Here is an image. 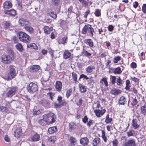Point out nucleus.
Listing matches in <instances>:
<instances>
[{
    "mask_svg": "<svg viewBox=\"0 0 146 146\" xmlns=\"http://www.w3.org/2000/svg\"><path fill=\"white\" fill-rule=\"evenodd\" d=\"M17 35L19 40L23 43H26L27 45L30 43V46H33V44L36 46L35 43H31V38L26 33L21 31H19L17 33Z\"/></svg>",
    "mask_w": 146,
    "mask_h": 146,
    "instance_id": "f257e3e1",
    "label": "nucleus"
},
{
    "mask_svg": "<svg viewBox=\"0 0 146 146\" xmlns=\"http://www.w3.org/2000/svg\"><path fill=\"white\" fill-rule=\"evenodd\" d=\"M44 119L47 122V125L51 124L55 122L56 116L53 113H49L44 115Z\"/></svg>",
    "mask_w": 146,
    "mask_h": 146,
    "instance_id": "f03ea898",
    "label": "nucleus"
},
{
    "mask_svg": "<svg viewBox=\"0 0 146 146\" xmlns=\"http://www.w3.org/2000/svg\"><path fill=\"white\" fill-rule=\"evenodd\" d=\"M87 32L91 35V36H93L94 30L92 25L89 24H86L84 26L82 29V33L85 34Z\"/></svg>",
    "mask_w": 146,
    "mask_h": 146,
    "instance_id": "7ed1b4c3",
    "label": "nucleus"
},
{
    "mask_svg": "<svg viewBox=\"0 0 146 146\" xmlns=\"http://www.w3.org/2000/svg\"><path fill=\"white\" fill-rule=\"evenodd\" d=\"M11 105L9 102H6L5 104V106H0V110L4 113H9L11 111Z\"/></svg>",
    "mask_w": 146,
    "mask_h": 146,
    "instance_id": "20e7f679",
    "label": "nucleus"
},
{
    "mask_svg": "<svg viewBox=\"0 0 146 146\" xmlns=\"http://www.w3.org/2000/svg\"><path fill=\"white\" fill-rule=\"evenodd\" d=\"M10 72L6 75L5 77V79L7 80H11L14 78L16 76L15 69L12 66L10 67Z\"/></svg>",
    "mask_w": 146,
    "mask_h": 146,
    "instance_id": "39448f33",
    "label": "nucleus"
},
{
    "mask_svg": "<svg viewBox=\"0 0 146 146\" xmlns=\"http://www.w3.org/2000/svg\"><path fill=\"white\" fill-rule=\"evenodd\" d=\"M28 91L33 94L38 90V86L37 84L33 82L31 83L27 87Z\"/></svg>",
    "mask_w": 146,
    "mask_h": 146,
    "instance_id": "423d86ee",
    "label": "nucleus"
},
{
    "mask_svg": "<svg viewBox=\"0 0 146 146\" xmlns=\"http://www.w3.org/2000/svg\"><path fill=\"white\" fill-rule=\"evenodd\" d=\"M17 87H11L9 88L8 92L6 94V96L8 97L11 98L17 93Z\"/></svg>",
    "mask_w": 146,
    "mask_h": 146,
    "instance_id": "0eeeda50",
    "label": "nucleus"
},
{
    "mask_svg": "<svg viewBox=\"0 0 146 146\" xmlns=\"http://www.w3.org/2000/svg\"><path fill=\"white\" fill-rule=\"evenodd\" d=\"M122 146H136L135 140L133 139H129L123 143Z\"/></svg>",
    "mask_w": 146,
    "mask_h": 146,
    "instance_id": "6e6552de",
    "label": "nucleus"
},
{
    "mask_svg": "<svg viewBox=\"0 0 146 146\" xmlns=\"http://www.w3.org/2000/svg\"><path fill=\"white\" fill-rule=\"evenodd\" d=\"M106 111L105 109V108L103 109L102 107L101 108V110L96 109L94 110V112L95 113L96 115L98 117H100L103 115Z\"/></svg>",
    "mask_w": 146,
    "mask_h": 146,
    "instance_id": "1a4fd4ad",
    "label": "nucleus"
},
{
    "mask_svg": "<svg viewBox=\"0 0 146 146\" xmlns=\"http://www.w3.org/2000/svg\"><path fill=\"white\" fill-rule=\"evenodd\" d=\"M19 23L21 26L25 28L26 27L30 25V23L27 20L23 18L20 19L19 21Z\"/></svg>",
    "mask_w": 146,
    "mask_h": 146,
    "instance_id": "9d476101",
    "label": "nucleus"
},
{
    "mask_svg": "<svg viewBox=\"0 0 146 146\" xmlns=\"http://www.w3.org/2000/svg\"><path fill=\"white\" fill-rule=\"evenodd\" d=\"M10 23L8 21H5L0 25V30L3 31L4 29L6 30L9 28Z\"/></svg>",
    "mask_w": 146,
    "mask_h": 146,
    "instance_id": "9b49d317",
    "label": "nucleus"
},
{
    "mask_svg": "<svg viewBox=\"0 0 146 146\" xmlns=\"http://www.w3.org/2000/svg\"><path fill=\"white\" fill-rule=\"evenodd\" d=\"M12 58L11 56L10 57L8 55H3L2 57V61L5 63H9L11 62Z\"/></svg>",
    "mask_w": 146,
    "mask_h": 146,
    "instance_id": "f8f14e48",
    "label": "nucleus"
},
{
    "mask_svg": "<svg viewBox=\"0 0 146 146\" xmlns=\"http://www.w3.org/2000/svg\"><path fill=\"white\" fill-rule=\"evenodd\" d=\"M12 6V4L11 3L8 1H7L5 2L3 5V7L5 10L11 8Z\"/></svg>",
    "mask_w": 146,
    "mask_h": 146,
    "instance_id": "ddd939ff",
    "label": "nucleus"
},
{
    "mask_svg": "<svg viewBox=\"0 0 146 146\" xmlns=\"http://www.w3.org/2000/svg\"><path fill=\"white\" fill-rule=\"evenodd\" d=\"M22 130L21 128H17L14 131V136L17 138L20 137L22 135Z\"/></svg>",
    "mask_w": 146,
    "mask_h": 146,
    "instance_id": "4468645a",
    "label": "nucleus"
},
{
    "mask_svg": "<svg viewBox=\"0 0 146 146\" xmlns=\"http://www.w3.org/2000/svg\"><path fill=\"white\" fill-rule=\"evenodd\" d=\"M40 103L46 107H48L50 104L49 101L45 99L41 100L40 102Z\"/></svg>",
    "mask_w": 146,
    "mask_h": 146,
    "instance_id": "2eb2a0df",
    "label": "nucleus"
},
{
    "mask_svg": "<svg viewBox=\"0 0 146 146\" xmlns=\"http://www.w3.org/2000/svg\"><path fill=\"white\" fill-rule=\"evenodd\" d=\"M43 29L44 33L46 35L50 34L53 30V28L52 27H49L47 26H45Z\"/></svg>",
    "mask_w": 146,
    "mask_h": 146,
    "instance_id": "dca6fc26",
    "label": "nucleus"
},
{
    "mask_svg": "<svg viewBox=\"0 0 146 146\" xmlns=\"http://www.w3.org/2000/svg\"><path fill=\"white\" fill-rule=\"evenodd\" d=\"M40 68V67L38 65H34L31 66L29 69V71L32 72L37 71Z\"/></svg>",
    "mask_w": 146,
    "mask_h": 146,
    "instance_id": "f3484780",
    "label": "nucleus"
},
{
    "mask_svg": "<svg viewBox=\"0 0 146 146\" xmlns=\"http://www.w3.org/2000/svg\"><path fill=\"white\" fill-rule=\"evenodd\" d=\"M4 13L5 14H8L11 16H15L16 15V11L14 9L5 10Z\"/></svg>",
    "mask_w": 146,
    "mask_h": 146,
    "instance_id": "a211bd4d",
    "label": "nucleus"
},
{
    "mask_svg": "<svg viewBox=\"0 0 146 146\" xmlns=\"http://www.w3.org/2000/svg\"><path fill=\"white\" fill-rule=\"evenodd\" d=\"M81 144L85 146L87 145L89 142L88 139L87 137H83L81 138L80 140Z\"/></svg>",
    "mask_w": 146,
    "mask_h": 146,
    "instance_id": "6ab92c4d",
    "label": "nucleus"
},
{
    "mask_svg": "<svg viewBox=\"0 0 146 146\" xmlns=\"http://www.w3.org/2000/svg\"><path fill=\"white\" fill-rule=\"evenodd\" d=\"M40 138V135L38 134H35L31 137V141L34 142L38 141Z\"/></svg>",
    "mask_w": 146,
    "mask_h": 146,
    "instance_id": "aec40b11",
    "label": "nucleus"
},
{
    "mask_svg": "<svg viewBox=\"0 0 146 146\" xmlns=\"http://www.w3.org/2000/svg\"><path fill=\"white\" fill-rule=\"evenodd\" d=\"M62 83L59 81L56 82L55 84V88L57 91H60L62 88Z\"/></svg>",
    "mask_w": 146,
    "mask_h": 146,
    "instance_id": "412c9836",
    "label": "nucleus"
},
{
    "mask_svg": "<svg viewBox=\"0 0 146 146\" xmlns=\"http://www.w3.org/2000/svg\"><path fill=\"white\" fill-rule=\"evenodd\" d=\"M131 125L135 129H137L139 126V125L137 124V120L136 119H134L133 120Z\"/></svg>",
    "mask_w": 146,
    "mask_h": 146,
    "instance_id": "4be33fe9",
    "label": "nucleus"
},
{
    "mask_svg": "<svg viewBox=\"0 0 146 146\" xmlns=\"http://www.w3.org/2000/svg\"><path fill=\"white\" fill-rule=\"evenodd\" d=\"M95 68V66L92 65H91L88 66L86 69V72L88 73H91L93 70Z\"/></svg>",
    "mask_w": 146,
    "mask_h": 146,
    "instance_id": "5701e85b",
    "label": "nucleus"
},
{
    "mask_svg": "<svg viewBox=\"0 0 146 146\" xmlns=\"http://www.w3.org/2000/svg\"><path fill=\"white\" fill-rule=\"evenodd\" d=\"M30 25H29L28 26H27L25 28V29L29 32L30 34L33 33L34 32V31L33 28L32 27L30 26Z\"/></svg>",
    "mask_w": 146,
    "mask_h": 146,
    "instance_id": "b1692460",
    "label": "nucleus"
},
{
    "mask_svg": "<svg viewBox=\"0 0 146 146\" xmlns=\"http://www.w3.org/2000/svg\"><path fill=\"white\" fill-rule=\"evenodd\" d=\"M78 86L80 91L81 93H85L86 91V88L85 86L81 84H79Z\"/></svg>",
    "mask_w": 146,
    "mask_h": 146,
    "instance_id": "393cba45",
    "label": "nucleus"
},
{
    "mask_svg": "<svg viewBox=\"0 0 146 146\" xmlns=\"http://www.w3.org/2000/svg\"><path fill=\"white\" fill-rule=\"evenodd\" d=\"M71 54L68 50L65 51L63 54L64 58L65 59L69 58L71 56Z\"/></svg>",
    "mask_w": 146,
    "mask_h": 146,
    "instance_id": "a878e982",
    "label": "nucleus"
},
{
    "mask_svg": "<svg viewBox=\"0 0 146 146\" xmlns=\"http://www.w3.org/2000/svg\"><path fill=\"white\" fill-rule=\"evenodd\" d=\"M84 43L87 45L89 46H93L94 43L92 40L91 39H86L84 40Z\"/></svg>",
    "mask_w": 146,
    "mask_h": 146,
    "instance_id": "bb28decb",
    "label": "nucleus"
},
{
    "mask_svg": "<svg viewBox=\"0 0 146 146\" xmlns=\"http://www.w3.org/2000/svg\"><path fill=\"white\" fill-rule=\"evenodd\" d=\"M57 130V127L55 126L49 127L48 130V133L50 134H52Z\"/></svg>",
    "mask_w": 146,
    "mask_h": 146,
    "instance_id": "cd10ccee",
    "label": "nucleus"
},
{
    "mask_svg": "<svg viewBox=\"0 0 146 146\" xmlns=\"http://www.w3.org/2000/svg\"><path fill=\"white\" fill-rule=\"evenodd\" d=\"M100 83L102 84H104L106 86H108V82L107 81V78H104L102 79L100 81Z\"/></svg>",
    "mask_w": 146,
    "mask_h": 146,
    "instance_id": "c85d7f7f",
    "label": "nucleus"
},
{
    "mask_svg": "<svg viewBox=\"0 0 146 146\" xmlns=\"http://www.w3.org/2000/svg\"><path fill=\"white\" fill-rule=\"evenodd\" d=\"M38 123L42 125H47V122L44 120V116H43V118L39 120L38 121Z\"/></svg>",
    "mask_w": 146,
    "mask_h": 146,
    "instance_id": "c756f323",
    "label": "nucleus"
},
{
    "mask_svg": "<svg viewBox=\"0 0 146 146\" xmlns=\"http://www.w3.org/2000/svg\"><path fill=\"white\" fill-rule=\"evenodd\" d=\"M126 102V99L123 96L121 97L119 100V103L121 105H124Z\"/></svg>",
    "mask_w": 146,
    "mask_h": 146,
    "instance_id": "7c9ffc66",
    "label": "nucleus"
},
{
    "mask_svg": "<svg viewBox=\"0 0 146 146\" xmlns=\"http://www.w3.org/2000/svg\"><path fill=\"white\" fill-rule=\"evenodd\" d=\"M100 139L99 137L95 138L93 141V146H96L100 142Z\"/></svg>",
    "mask_w": 146,
    "mask_h": 146,
    "instance_id": "2f4dec72",
    "label": "nucleus"
},
{
    "mask_svg": "<svg viewBox=\"0 0 146 146\" xmlns=\"http://www.w3.org/2000/svg\"><path fill=\"white\" fill-rule=\"evenodd\" d=\"M7 53L9 54L10 57H13L14 55V53L12 49L11 48L8 49L7 50Z\"/></svg>",
    "mask_w": 146,
    "mask_h": 146,
    "instance_id": "473e14b6",
    "label": "nucleus"
},
{
    "mask_svg": "<svg viewBox=\"0 0 146 146\" xmlns=\"http://www.w3.org/2000/svg\"><path fill=\"white\" fill-rule=\"evenodd\" d=\"M79 1L80 3H81L85 7L88 6V2H87L86 0H77Z\"/></svg>",
    "mask_w": 146,
    "mask_h": 146,
    "instance_id": "72a5a7b5",
    "label": "nucleus"
},
{
    "mask_svg": "<svg viewBox=\"0 0 146 146\" xmlns=\"http://www.w3.org/2000/svg\"><path fill=\"white\" fill-rule=\"evenodd\" d=\"M141 113L144 115L146 114V106H144L141 107Z\"/></svg>",
    "mask_w": 146,
    "mask_h": 146,
    "instance_id": "f704fd0d",
    "label": "nucleus"
},
{
    "mask_svg": "<svg viewBox=\"0 0 146 146\" xmlns=\"http://www.w3.org/2000/svg\"><path fill=\"white\" fill-rule=\"evenodd\" d=\"M48 14L49 16L54 19H56L57 18V15L56 14V13L55 14L54 13L53 11L48 12Z\"/></svg>",
    "mask_w": 146,
    "mask_h": 146,
    "instance_id": "c9c22d12",
    "label": "nucleus"
},
{
    "mask_svg": "<svg viewBox=\"0 0 146 146\" xmlns=\"http://www.w3.org/2000/svg\"><path fill=\"white\" fill-rule=\"evenodd\" d=\"M70 141L71 142V144L72 145H74L76 143V139L74 137L72 136L70 138Z\"/></svg>",
    "mask_w": 146,
    "mask_h": 146,
    "instance_id": "e433bc0d",
    "label": "nucleus"
},
{
    "mask_svg": "<svg viewBox=\"0 0 146 146\" xmlns=\"http://www.w3.org/2000/svg\"><path fill=\"white\" fill-rule=\"evenodd\" d=\"M62 98L61 96H59L58 97L57 100L58 101L59 104H56V107H61L62 105L61 102H62Z\"/></svg>",
    "mask_w": 146,
    "mask_h": 146,
    "instance_id": "4c0bfd02",
    "label": "nucleus"
},
{
    "mask_svg": "<svg viewBox=\"0 0 146 146\" xmlns=\"http://www.w3.org/2000/svg\"><path fill=\"white\" fill-rule=\"evenodd\" d=\"M94 14L96 17H99L101 15V10L99 9H96L95 10V11Z\"/></svg>",
    "mask_w": 146,
    "mask_h": 146,
    "instance_id": "58836bf2",
    "label": "nucleus"
},
{
    "mask_svg": "<svg viewBox=\"0 0 146 146\" xmlns=\"http://www.w3.org/2000/svg\"><path fill=\"white\" fill-rule=\"evenodd\" d=\"M112 120V119L111 118H110L109 117V114H108L106 116V119L105 121V122L107 123H110Z\"/></svg>",
    "mask_w": 146,
    "mask_h": 146,
    "instance_id": "ea45409f",
    "label": "nucleus"
},
{
    "mask_svg": "<svg viewBox=\"0 0 146 146\" xmlns=\"http://www.w3.org/2000/svg\"><path fill=\"white\" fill-rule=\"evenodd\" d=\"M122 72V71L121 70V68L118 67L115 69L114 71V73L115 74H120Z\"/></svg>",
    "mask_w": 146,
    "mask_h": 146,
    "instance_id": "a19ab883",
    "label": "nucleus"
},
{
    "mask_svg": "<svg viewBox=\"0 0 146 146\" xmlns=\"http://www.w3.org/2000/svg\"><path fill=\"white\" fill-rule=\"evenodd\" d=\"M56 137L55 136H50L48 139L49 141L52 143H54L56 141Z\"/></svg>",
    "mask_w": 146,
    "mask_h": 146,
    "instance_id": "79ce46f5",
    "label": "nucleus"
},
{
    "mask_svg": "<svg viewBox=\"0 0 146 146\" xmlns=\"http://www.w3.org/2000/svg\"><path fill=\"white\" fill-rule=\"evenodd\" d=\"M67 39L68 37L67 36L64 37L62 38L61 42H60V43L64 45L65 43L67 42Z\"/></svg>",
    "mask_w": 146,
    "mask_h": 146,
    "instance_id": "37998d69",
    "label": "nucleus"
},
{
    "mask_svg": "<svg viewBox=\"0 0 146 146\" xmlns=\"http://www.w3.org/2000/svg\"><path fill=\"white\" fill-rule=\"evenodd\" d=\"M117 84L119 86H121L123 84L122 80L121 79L120 77H119L116 81Z\"/></svg>",
    "mask_w": 146,
    "mask_h": 146,
    "instance_id": "c03bdc74",
    "label": "nucleus"
},
{
    "mask_svg": "<svg viewBox=\"0 0 146 146\" xmlns=\"http://www.w3.org/2000/svg\"><path fill=\"white\" fill-rule=\"evenodd\" d=\"M90 13V10L89 8H88L86 11L84 12V17L85 19H87L88 16Z\"/></svg>",
    "mask_w": 146,
    "mask_h": 146,
    "instance_id": "a18cd8bd",
    "label": "nucleus"
},
{
    "mask_svg": "<svg viewBox=\"0 0 146 146\" xmlns=\"http://www.w3.org/2000/svg\"><path fill=\"white\" fill-rule=\"evenodd\" d=\"M76 127V125L74 123L71 122L69 124V127L71 129H74Z\"/></svg>",
    "mask_w": 146,
    "mask_h": 146,
    "instance_id": "49530a36",
    "label": "nucleus"
},
{
    "mask_svg": "<svg viewBox=\"0 0 146 146\" xmlns=\"http://www.w3.org/2000/svg\"><path fill=\"white\" fill-rule=\"evenodd\" d=\"M121 59V57L119 56H117L115 57L114 58L113 61L115 63H117Z\"/></svg>",
    "mask_w": 146,
    "mask_h": 146,
    "instance_id": "de8ad7c7",
    "label": "nucleus"
},
{
    "mask_svg": "<svg viewBox=\"0 0 146 146\" xmlns=\"http://www.w3.org/2000/svg\"><path fill=\"white\" fill-rule=\"evenodd\" d=\"M83 54L89 58L91 55V54L90 53H88L86 50L84 51L83 52Z\"/></svg>",
    "mask_w": 146,
    "mask_h": 146,
    "instance_id": "09e8293b",
    "label": "nucleus"
},
{
    "mask_svg": "<svg viewBox=\"0 0 146 146\" xmlns=\"http://www.w3.org/2000/svg\"><path fill=\"white\" fill-rule=\"evenodd\" d=\"M111 93L112 94L116 95L118 93V90L117 89H113L111 91Z\"/></svg>",
    "mask_w": 146,
    "mask_h": 146,
    "instance_id": "8fccbe9b",
    "label": "nucleus"
},
{
    "mask_svg": "<svg viewBox=\"0 0 146 146\" xmlns=\"http://www.w3.org/2000/svg\"><path fill=\"white\" fill-rule=\"evenodd\" d=\"M134 131L132 130H130L127 132V134L128 137L133 136Z\"/></svg>",
    "mask_w": 146,
    "mask_h": 146,
    "instance_id": "3c124183",
    "label": "nucleus"
},
{
    "mask_svg": "<svg viewBox=\"0 0 146 146\" xmlns=\"http://www.w3.org/2000/svg\"><path fill=\"white\" fill-rule=\"evenodd\" d=\"M42 112L41 110H38L37 111L36 110H34L33 111V114L38 115L40 114Z\"/></svg>",
    "mask_w": 146,
    "mask_h": 146,
    "instance_id": "603ef678",
    "label": "nucleus"
},
{
    "mask_svg": "<svg viewBox=\"0 0 146 146\" xmlns=\"http://www.w3.org/2000/svg\"><path fill=\"white\" fill-rule=\"evenodd\" d=\"M72 90L69 89L67 90L66 93V96L67 98H68L71 95L72 93Z\"/></svg>",
    "mask_w": 146,
    "mask_h": 146,
    "instance_id": "864d4df0",
    "label": "nucleus"
},
{
    "mask_svg": "<svg viewBox=\"0 0 146 146\" xmlns=\"http://www.w3.org/2000/svg\"><path fill=\"white\" fill-rule=\"evenodd\" d=\"M72 78L74 80L76 81L77 80V74L74 72H73L72 73Z\"/></svg>",
    "mask_w": 146,
    "mask_h": 146,
    "instance_id": "5fc2aeb1",
    "label": "nucleus"
},
{
    "mask_svg": "<svg viewBox=\"0 0 146 146\" xmlns=\"http://www.w3.org/2000/svg\"><path fill=\"white\" fill-rule=\"evenodd\" d=\"M114 27L112 25H109L108 27V29L109 31H113Z\"/></svg>",
    "mask_w": 146,
    "mask_h": 146,
    "instance_id": "6e6d98bb",
    "label": "nucleus"
},
{
    "mask_svg": "<svg viewBox=\"0 0 146 146\" xmlns=\"http://www.w3.org/2000/svg\"><path fill=\"white\" fill-rule=\"evenodd\" d=\"M48 94L49 95L51 100H53V99L54 97L55 94L52 92H49L48 93Z\"/></svg>",
    "mask_w": 146,
    "mask_h": 146,
    "instance_id": "4d7b16f0",
    "label": "nucleus"
},
{
    "mask_svg": "<svg viewBox=\"0 0 146 146\" xmlns=\"http://www.w3.org/2000/svg\"><path fill=\"white\" fill-rule=\"evenodd\" d=\"M93 120L91 119H90L89 121H88L87 125L88 126L90 127L91 125H93Z\"/></svg>",
    "mask_w": 146,
    "mask_h": 146,
    "instance_id": "13d9d810",
    "label": "nucleus"
},
{
    "mask_svg": "<svg viewBox=\"0 0 146 146\" xmlns=\"http://www.w3.org/2000/svg\"><path fill=\"white\" fill-rule=\"evenodd\" d=\"M137 103V99L136 98H133V101L131 103L132 105L133 106L135 105Z\"/></svg>",
    "mask_w": 146,
    "mask_h": 146,
    "instance_id": "bf43d9fd",
    "label": "nucleus"
},
{
    "mask_svg": "<svg viewBox=\"0 0 146 146\" xmlns=\"http://www.w3.org/2000/svg\"><path fill=\"white\" fill-rule=\"evenodd\" d=\"M142 10L144 13H146V4H143L142 7Z\"/></svg>",
    "mask_w": 146,
    "mask_h": 146,
    "instance_id": "052dcab7",
    "label": "nucleus"
},
{
    "mask_svg": "<svg viewBox=\"0 0 146 146\" xmlns=\"http://www.w3.org/2000/svg\"><path fill=\"white\" fill-rule=\"evenodd\" d=\"M81 78H84L86 80L89 79V78L86 75L84 74H82L80 75L79 79Z\"/></svg>",
    "mask_w": 146,
    "mask_h": 146,
    "instance_id": "680f3d73",
    "label": "nucleus"
},
{
    "mask_svg": "<svg viewBox=\"0 0 146 146\" xmlns=\"http://www.w3.org/2000/svg\"><path fill=\"white\" fill-rule=\"evenodd\" d=\"M131 67L132 68H135L137 67V64L134 62H132L131 64Z\"/></svg>",
    "mask_w": 146,
    "mask_h": 146,
    "instance_id": "e2e57ef3",
    "label": "nucleus"
},
{
    "mask_svg": "<svg viewBox=\"0 0 146 146\" xmlns=\"http://www.w3.org/2000/svg\"><path fill=\"white\" fill-rule=\"evenodd\" d=\"M115 18L119 19L120 18H121L123 17V15L122 14L118 15H115L114 16Z\"/></svg>",
    "mask_w": 146,
    "mask_h": 146,
    "instance_id": "0e129e2a",
    "label": "nucleus"
},
{
    "mask_svg": "<svg viewBox=\"0 0 146 146\" xmlns=\"http://www.w3.org/2000/svg\"><path fill=\"white\" fill-rule=\"evenodd\" d=\"M16 48L19 51L21 52L23 50V46H16Z\"/></svg>",
    "mask_w": 146,
    "mask_h": 146,
    "instance_id": "69168bd1",
    "label": "nucleus"
},
{
    "mask_svg": "<svg viewBox=\"0 0 146 146\" xmlns=\"http://www.w3.org/2000/svg\"><path fill=\"white\" fill-rule=\"evenodd\" d=\"M116 78L115 76H113L111 78V83L112 84H114L115 83Z\"/></svg>",
    "mask_w": 146,
    "mask_h": 146,
    "instance_id": "338daca9",
    "label": "nucleus"
},
{
    "mask_svg": "<svg viewBox=\"0 0 146 146\" xmlns=\"http://www.w3.org/2000/svg\"><path fill=\"white\" fill-rule=\"evenodd\" d=\"M118 141L117 139H115L114 141H113V146H117L118 144Z\"/></svg>",
    "mask_w": 146,
    "mask_h": 146,
    "instance_id": "774afa93",
    "label": "nucleus"
}]
</instances>
